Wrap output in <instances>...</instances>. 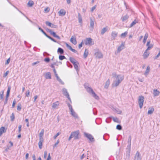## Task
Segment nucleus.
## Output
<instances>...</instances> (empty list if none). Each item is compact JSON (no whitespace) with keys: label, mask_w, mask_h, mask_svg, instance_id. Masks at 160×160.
I'll list each match as a JSON object with an SVG mask.
<instances>
[{"label":"nucleus","mask_w":160,"mask_h":160,"mask_svg":"<svg viewBox=\"0 0 160 160\" xmlns=\"http://www.w3.org/2000/svg\"><path fill=\"white\" fill-rule=\"evenodd\" d=\"M138 22V21L136 19L134 20V21L133 22H132L130 26V27L131 28L133 26H134Z\"/></svg>","instance_id":"c756f323"},{"label":"nucleus","mask_w":160,"mask_h":160,"mask_svg":"<svg viewBox=\"0 0 160 160\" xmlns=\"http://www.w3.org/2000/svg\"><path fill=\"white\" fill-rule=\"evenodd\" d=\"M39 62H40L39 61H37L36 62H34L32 63V65L34 66V65H36V64H37L39 63Z\"/></svg>","instance_id":"052dcab7"},{"label":"nucleus","mask_w":160,"mask_h":160,"mask_svg":"<svg viewBox=\"0 0 160 160\" xmlns=\"http://www.w3.org/2000/svg\"><path fill=\"white\" fill-rule=\"evenodd\" d=\"M34 3L33 1L31 0H30L28 1L27 5L29 7H32V6L33 5Z\"/></svg>","instance_id":"c85d7f7f"},{"label":"nucleus","mask_w":160,"mask_h":160,"mask_svg":"<svg viewBox=\"0 0 160 160\" xmlns=\"http://www.w3.org/2000/svg\"><path fill=\"white\" fill-rule=\"evenodd\" d=\"M148 33H146L144 37V39L147 40L148 37Z\"/></svg>","instance_id":"603ef678"},{"label":"nucleus","mask_w":160,"mask_h":160,"mask_svg":"<svg viewBox=\"0 0 160 160\" xmlns=\"http://www.w3.org/2000/svg\"><path fill=\"white\" fill-rule=\"evenodd\" d=\"M73 64L74 65V68L75 69H76V70L77 71H78V65H79L78 62L77 61V62H75L74 63H73Z\"/></svg>","instance_id":"b1692460"},{"label":"nucleus","mask_w":160,"mask_h":160,"mask_svg":"<svg viewBox=\"0 0 160 160\" xmlns=\"http://www.w3.org/2000/svg\"><path fill=\"white\" fill-rule=\"evenodd\" d=\"M8 97H6V98H5L4 102V105L6 104L7 103L8 100Z\"/></svg>","instance_id":"680f3d73"},{"label":"nucleus","mask_w":160,"mask_h":160,"mask_svg":"<svg viewBox=\"0 0 160 160\" xmlns=\"http://www.w3.org/2000/svg\"><path fill=\"white\" fill-rule=\"evenodd\" d=\"M56 77L57 78V80L58 81L62 84L63 85L64 84V82L62 81V80L60 78L58 75L56 76Z\"/></svg>","instance_id":"7c9ffc66"},{"label":"nucleus","mask_w":160,"mask_h":160,"mask_svg":"<svg viewBox=\"0 0 160 160\" xmlns=\"http://www.w3.org/2000/svg\"><path fill=\"white\" fill-rule=\"evenodd\" d=\"M69 60L70 62L73 64L77 62L74 58L72 57H70Z\"/></svg>","instance_id":"f704fd0d"},{"label":"nucleus","mask_w":160,"mask_h":160,"mask_svg":"<svg viewBox=\"0 0 160 160\" xmlns=\"http://www.w3.org/2000/svg\"><path fill=\"white\" fill-rule=\"evenodd\" d=\"M141 154L138 151H137L134 157V160H141Z\"/></svg>","instance_id":"9b49d317"},{"label":"nucleus","mask_w":160,"mask_h":160,"mask_svg":"<svg viewBox=\"0 0 160 160\" xmlns=\"http://www.w3.org/2000/svg\"><path fill=\"white\" fill-rule=\"evenodd\" d=\"M147 49L145 51L143 54V58L144 59L147 58L148 56L150 53L148 51Z\"/></svg>","instance_id":"6ab92c4d"},{"label":"nucleus","mask_w":160,"mask_h":160,"mask_svg":"<svg viewBox=\"0 0 160 160\" xmlns=\"http://www.w3.org/2000/svg\"><path fill=\"white\" fill-rule=\"evenodd\" d=\"M85 44L86 45H91L94 44V42H92L91 38H87L86 40Z\"/></svg>","instance_id":"6e6552de"},{"label":"nucleus","mask_w":160,"mask_h":160,"mask_svg":"<svg viewBox=\"0 0 160 160\" xmlns=\"http://www.w3.org/2000/svg\"><path fill=\"white\" fill-rule=\"evenodd\" d=\"M45 78L46 79L51 78V74L50 72H47L45 75Z\"/></svg>","instance_id":"5701e85b"},{"label":"nucleus","mask_w":160,"mask_h":160,"mask_svg":"<svg viewBox=\"0 0 160 160\" xmlns=\"http://www.w3.org/2000/svg\"><path fill=\"white\" fill-rule=\"evenodd\" d=\"M108 27L106 26L103 28L101 32V34L102 35H103L108 30Z\"/></svg>","instance_id":"4be33fe9"},{"label":"nucleus","mask_w":160,"mask_h":160,"mask_svg":"<svg viewBox=\"0 0 160 160\" xmlns=\"http://www.w3.org/2000/svg\"><path fill=\"white\" fill-rule=\"evenodd\" d=\"M62 92L63 95L67 98L70 101L71 103H72L71 99L70 97L69 93L68 92L67 89L65 88H63L62 89Z\"/></svg>","instance_id":"39448f33"},{"label":"nucleus","mask_w":160,"mask_h":160,"mask_svg":"<svg viewBox=\"0 0 160 160\" xmlns=\"http://www.w3.org/2000/svg\"><path fill=\"white\" fill-rule=\"evenodd\" d=\"M50 27L53 28H56L57 27V26L53 24H52Z\"/></svg>","instance_id":"bf43d9fd"},{"label":"nucleus","mask_w":160,"mask_h":160,"mask_svg":"<svg viewBox=\"0 0 160 160\" xmlns=\"http://www.w3.org/2000/svg\"><path fill=\"white\" fill-rule=\"evenodd\" d=\"M71 134L73 138H74V139H77L79 138L78 136L79 132L78 130L72 132Z\"/></svg>","instance_id":"0eeeda50"},{"label":"nucleus","mask_w":160,"mask_h":160,"mask_svg":"<svg viewBox=\"0 0 160 160\" xmlns=\"http://www.w3.org/2000/svg\"><path fill=\"white\" fill-rule=\"evenodd\" d=\"M85 155L84 154H83L80 157V159L82 160L84 157H85Z\"/></svg>","instance_id":"774afa93"},{"label":"nucleus","mask_w":160,"mask_h":160,"mask_svg":"<svg viewBox=\"0 0 160 160\" xmlns=\"http://www.w3.org/2000/svg\"><path fill=\"white\" fill-rule=\"evenodd\" d=\"M44 130L43 129H42L39 134V139H43V136L44 134Z\"/></svg>","instance_id":"aec40b11"},{"label":"nucleus","mask_w":160,"mask_h":160,"mask_svg":"<svg viewBox=\"0 0 160 160\" xmlns=\"http://www.w3.org/2000/svg\"><path fill=\"white\" fill-rule=\"evenodd\" d=\"M59 102L58 101H56L53 103L52 105V108L54 109H56L59 106Z\"/></svg>","instance_id":"4468645a"},{"label":"nucleus","mask_w":160,"mask_h":160,"mask_svg":"<svg viewBox=\"0 0 160 160\" xmlns=\"http://www.w3.org/2000/svg\"><path fill=\"white\" fill-rule=\"evenodd\" d=\"M47 155V152L46 151H45L44 152V157L45 158H46Z\"/></svg>","instance_id":"4d7b16f0"},{"label":"nucleus","mask_w":160,"mask_h":160,"mask_svg":"<svg viewBox=\"0 0 160 160\" xmlns=\"http://www.w3.org/2000/svg\"><path fill=\"white\" fill-rule=\"evenodd\" d=\"M84 87L87 92L91 94L96 99L98 100L99 99V97L95 93L93 89L90 87H89L86 85H85Z\"/></svg>","instance_id":"f257e3e1"},{"label":"nucleus","mask_w":160,"mask_h":160,"mask_svg":"<svg viewBox=\"0 0 160 160\" xmlns=\"http://www.w3.org/2000/svg\"><path fill=\"white\" fill-rule=\"evenodd\" d=\"M22 108V106L20 103L18 104L17 107V110L20 111L21 110Z\"/></svg>","instance_id":"a19ab883"},{"label":"nucleus","mask_w":160,"mask_h":160,"mask_svg":"<svg viewBox=\"0 0 160 160\" xmlns=\"http://www.w3.org/2000/svg\"><path fill=\"white\" fill-rule=\"evenodd\" d=\"M48 38H49V39L51 40L52 41H53V42H57V41L55 40L53 38H52L51 37H50V36Z\"/></svg>","instance_id":"864d4df0"},{"label":"nucleus","mask_w":160,"mask_h":160,"mask_svg":"<svg viewBox=\"0 0 160 160\" xmlns=\"http://www.w3.org/2000/svg\"><path fill=\"white\" fill-rule=\"evenodd\" d=\"M10 119H11V121H13L14 120L15 117H14V114L13 113H12V114L10 116Z\"/></svg>","instance_id":"ea45409f"},{"label":"nucleus","mask_w":160,"mask_h":160,"mask_svg":"<svg viewBox=\"0 0 160 160\" xmlns=\"http://www.w3.org/2000/svg\"><path fill=\"white\" fill-rule=\"evenodd\" d=\"M59 15L60 16H64L66 13V12L65 10L63 9H61L58 12Z\"/></svg>","instance_id":"dca6fc26"},{"label":"nucleus","mask_w":160,"mask_h":160,"mask_svg":"<svg viewBox=\"0 0 160 160\" xmlns=\"http://www.w3.org/2000/svg\"><path fill=\"white\" fill-rule=\"evenodd\" d=\"M57 52L60 54H62L64 53L63 50L61 48H59L58 49Z\"/></svg>","instance_id":"473e14b6"},{"label":"nucleus","mask_w":160,"mask_h":160,"mask_svg":"<svg viewBox=\"0 0 160 160\" xmlns=\"http://www.w3.org/2000/svg\"><path fill=\"white\" fill-rule=\"evenodd\" d=\"M154 111V108L153 107H151L149 108V110L148 111V114H152Z\"/></svg>","instance_id":"a878e982"},{"label":"nucleus","mask_w":160,"mask_h":160,"mask_svg":"<svg viewBox=\"0 0 160 160\" xmlns=\"http://www.w3.org/2000/svg\"><path fill=\"white\" fill-rule=\"evenodd\" d=\"M128 16L127 15L124 16L122 18V21H125L128 19Z\"/></svg>","instance_id":"c9c22d12"},{"label":"nucleus","mask_w":160,"mask_h":160,"mask_svg":"<svg viewBox=\"0 0 160 160\" xmlns=\"http://www.w3.org/2000/svg\"><path fill=\"white\" fill-rule=\"evenodd\" d=\"M90 27L93 28L94 27V22H95V20L94 19H93L91 18H90Z\"/></svg>","instance_id":"f3484780"},{"label":"nucleus","mask_w":160,"mask_h":160,"mask_svg":"<svg viewBox=\"0 0 160 160\" xmlns=\"http://www.w3.org/2000/svg\"><path fill=\"white\" fill-rule=\"evenodd\" d=\"M67 105L70 111V114L75 118H78V116L73 109L72 105L68 103H67Z\"/></svg>","instance_id":"7ed1b4c3"},{"label":"nucleus","mask_w":160,"mask_h":160,"mask_svg":"<svg viewBox=\"0 0 160 160\" xmlns=\"http://www.w3.org/2000/svg\"><path fill=\"white\" fill-rule=\"evenodd\" d=\"M59 58L60 60H62L66 58L64 56L60 55L59 56Z\"/></svg>","instance_id":"79ce46f5"},{"label":"nucleus","mask_w":160,"mask_h":160,"mask_svg":"<svg viewBox=\"0 0 160 160\" xmlns=\"http://www.w3.org/2000/svg\"><path fill=\"white\" fill-rule=\"evenodd\" d=\"M46 24L49 27H51L52 23L48 21H46Z\"/></svg>","instance_id":"de8ad7c7"},{"label":"nucleus","mask_w":160,"mask_h":160,"mask_svg":"<svg viewBox=\"0 0 160 160\" xmlns=\"http://www.w3.org/2000/svg\"><path fill=\"white\" fill-rule=\"evenodd\" d=\"M44 61L47 62H49L50 61V59L49 58H46L44 59Z\"/></svg>","instance_id":"3c124183"},{"label":"nucleus","mask_w":160,"mask_h":160,"mask_svg":"<svg viewBox=\"0 0 160 160\" xmlns=\"http://www.w3.org/2000/svg\"><path fill=\"white\" fill-rule=\"evenodd\" d=\"M96 6L95 5L93 7H92L91 9V11L92 12H93V11L94 10V9L96 8Z\"/></svg>","instance_id":"13d9d810"},{"label":"nucleus","mask_w":160,"mask_h":160,"mask_svg":"<svg viewBox=\"0 0 160 160\" xmlns=\"http://www.w3.org/2000/svg\"><path fill=\"white\" fill-rule=\"evenodd\" d=\"M118 35V32H115V31H113L111 33V36L113 40H114L116 38V37H117Z\"/></svg>","instance_id":"a211bd4d"},{"label":"nucleus","mask_w":160,"mask_h":160,"mask_svg":"<svg viewBox=\"0 0 160 160\" xmlns=\"http://www.w3.org/2000/svg\"><path fill=\"white\" fill-rule=\"evenodd\" d=\"M110 84V80L109 79H108L106 81L105 83L104 87L105 88H108V86Z\"/></svg>","instance_id":"2f4dec72"},{"label":"nucleus","mask_w":160,"mask_h":160,"mask_svg":"<svg viewBox=\"0 0 160 160\" xmlns=\"http://www.w3.org/2000/svg\"><path fill=\"white\" fill-rule=\"evenodd\" d=\"M6 130H5V128L3 127H2L0 128V136H1L2 133L5 132Z\"/></svg>","instance_id":"bb28decb"},{"label":"nucleus","mask_w":160,"mask_h":160,"mask_svg":"<svg viewBox=\"0 0 160 160\" xmlns=\"http://www.w3.org/2000/svg\"><path fill=\"white\" fill-rule=\"evenodd\" d=\"M9 72V71H7L6 72L4 73V74L3 75V77H6L7 75L8 74V73Z\"/></svg>","instance_id":"338daca9"},{"label":"nucleus","mask_w":160,"mask_h":160,"mask_svg":"<svg viewBox=\"0 0 160 160\" xmlns=\"http://www.w3.org/2000/svg\"><path fill=\"white\" fill-rule=\"evenodd\" d=\"M160 94V92L157 89H154L153 90V94L154 97L158 96Z\"/></svg>","instance_id":"412c9836"},{"label":"nucleus","mask_w":160,"mask_h":160,"mask_svg":"<svg viewBox=\"0 0 160 160\" xmlns=\"http://www.w3.org/2000/svg\"><path fill=\"white\" fill-rule=\"evenodd\" d=\"M61 134V132H58L57 134L55 135L54 137V139H55L58 136H59L60 134Z\"/></svg>","instance_id":"8fccbe9b"},{"label":"nucleus","mask_w":160,"mask_h":160,"mask_svg":"<svg viewBox=\"0 0 160 160\" xmlns=\"http://www.w3.org/2000/svg\"><path fill=\"white\" fill-rule=\"evenodd\" d=\"M144 100V98L143 96H140L139 97L138 102L140 108H142V107Z\"/></svg>","instance_id":"20e7f679"},{"label":"nucleus","mask_w":160,"mask_h":160,"mask_svg":"<svg viewBox=\"0 0 160 160\" xmlns=\"http://www.w3.org/2000/svg\"><path fill=\"white\" fill-rule=\"evenodd\" d=\"M123 79V77L120 75H118L117 76L116 80L115 81V83L112 84L113 86L117 87L118 86L119 84L122 81Z\"/></svg>","instance_id":"f03ea898"},{"label":"nucleus","mask_w":160,"mask_h":160,"mask_svg":"<svg viewBox=\"0 0 160 160\" xmlns=\"http://www.w3.org/2000/svg\"><path fill=\"white\" fill-rule=\"evenodd\" d=\"M131 136H129L128 139V144H131Z\"/></svg>","instance_id":"c03bdc74"},{"label":"nucleus","mask_w":160,"mask_h":160,"mask_svg":"<svg viewBox=\"0 0 160 160\" xmlns=\"http://www.w3.org/2000/svg\"><path fill=\"white\" fill-rule=\"evenodd\" d=\"M66 46L70 50L72 49V47L67 43H66Z\"/></svg>","instance_id":"e2e57ef3"},{"label":"nucleus","mask_w":160,"mask_h":160,"mask_svg":"<svg viewBox=\"0 0 160 160\" xmlns=\"http://www.w3.org/2000/svg\"><path fill=\"white\" fill-rule=\"evenodd\" d=\"M47 31L49 32L51 35H52L54 37L57 38L58 39H60V37L56 34L55 32H53L50 29H48Z\"/></svg>","instance_id":"9d476101"},{"label":"nucleus","mask_w":160,"mask_h":160,"mask_svg":"<svg viewBox=\"0 0 160 160\" xmlns=\"http://www.w3.org/2000/svg\"><path fill=\"white\" fill-rule=\"evenodd\" d=\"M113 120L115 122H117L118 119L117 118L112 117Z\"/></svg>","instance_id":"6e6d98bb"},{"label":"nucleus","mask_w":160,"mask_h":160,"mask_svg":"<svg viewBox=\"0 0 160 160\" xmlns=\"http://www.w3.org/2000/svg\"><path fill=\"white\" fill-rule=\"evenodd\" d=\"M15 103H16V101L14 100L13 101V103H12V108H13L14 107Z\"/></svg>","instance_id":"0e129e2a"},{"label":"nucleus","mask_w":160,"mask_h":160,"mask_svg":"<svg viewBox=\"0 0 160 160\" xmlns=\"http://www.w3.org/2000/svg\"><path fill=\"white\" fill-rule=\"evenodd\" d=\"M150 41H148L147 42L146 46L148 47L147 48V50H148L151 49L153 46V45L150 44Z\"/></svg>","instance_id":"2eb2a0df"},{"label":"nucleus","mask_w":160,"mask_h":160,"mask_svg":"<svg viewBox=\"0 0 160 160\" xmlns=\"http://www.w3.org/2000/svg\"><path fill=\"white\" fill-rule=\"evenodd\" d=\"M160 55V51H159V53L158 54V55L155 57V59H157L158 58Z\"/></svg>","instance_id":"69168bd1"},{"label":"nucleus","mask_w":160,"mask_h":160,"mask_svg":"<svg viewBox=\"0 0 160 160\" xmlns=\"http://www.w3.org/2000/svg\"><path fill=\"white\" fill-rule=\"evenodd\" d=\"M3 93H4V92L3 91L1 92L0 93V98L1 99H3Z\"/></svg>","instance_id":"37998d69"},{"label":"nucleus","mask_w":160,"mask_h":160,"mask_svg":"<svg viewBox=\"0 0 160 160\" xmlns=\"http://www.w3.org/2000/svg\"><path fill=\"white\" fill-rule=\"evenodd\" d=\"M124 48V44L123 43H122L121 45L118 47L117 49V52H120Z\"/></svg>","instance_id":"ddd939ff"},{"label":"nucleus","mask_w":160,"mask_h":160,"mask_svg":"<svg viewBox=\"0 0 160 160\" xmlns=\"http://www.w3.org/2000/svg\"><path fill=\"white\" fill-rule=\"evenodd\" d=\"M39 141L38 142V146L39 148L40 149L42 148V142L43 141V139H39Z\"/></svg>","instance_id":"393cba45"},{"label":"nucleus","mask_w":160,"mask_h":160,"mask_svg":"<svg viewBox=\"0 0 160 160\" xmlns=\"http://www.w3.org/2000/svg\"><path fill=\"white\" fill-rule=\"evenodd\" d=\"M26 96L27 97H28L30 94V92L29 90H28L27 92L25 93Z\"/></svg>","instance_id":"5fc2aeb1"},{"label":"nucleus","mask_w":160,"mask_h":160,"mask_svg":"<svg viewBox=\"0 0 160 160\" xmlns=\"http://www.w3.org/2000/svg\"><path fill=\"white\" fill-rule=\"evenodd\" d=\"M88 54V50L87 49H85L84 53V57L86 58Z\"/></svg>","instance_id":"cd10ccee"},{"label":"nucleus","mask_w":160,"mask_h":160,"mask_svg":"<svg viewBox=\"0 0 160 160\" xmlns=\"http://www.w3.org/2000/svg\"><path fill=\"white\" fill-rule=\"evenodd\" d=\"M84 135L85 137L88 139L90 141L92 142H93L94 141V139L93 137L91 134L85 133Z\"/></svg>","instance_id":"1a4fd4ad"},{"label":"nucleus","mask_w":160,"mask_h":160,"mask_svg":"<svg viewBox=\"0 0 160 160\" xmlns=\"http://www.w3.org/2000/svg\"><path fill=\"white\" fill-rule=\"evenodd\" d=\"M96 52L95 53V55L96 58H103V55L101 52L98 49L96 50Z\"/></svg>","instance_id":"423d86ee"},{"label":"nucleus","mask_w":160,"mask_h":160,"mask_svg":"<svg viewBox=\"0 0 160 160\" xmlns=\"http://www.w3.org/2000/svg\"><path fill=\"white\" fill-rule=\"evenodd\" d=\"M10 58H8L6 62H5V64L6 65H8V64L10 62Z\"/></svg>","instance_id":"09e8293b"},{"label":"nucleus","mask_w":160,"mask_h":160,"mask_svg":"<svg viewBox=\"0 0 160 160\" xmlns=\"http://www.w3.org/2000/svg\"><path fill=\"white\" fill-rule=\"evenodd\" d=\"M70 42L74 45H75L77 43L75 36H72L70 40Z\"/></svg>","instance_id":"f8f14e48"},{"label":"nucleus","mask_w":160,"mask_h":160,"mask_svg":"<svg viewBox=\"0 0 160 160\" xmlns=\"http://www.w3.org/2000/svg\"><path fill=\"white\" fill-rule=\"evenodd\" d=\"M38 29L41 31L43 33H44L45 32L39 26H38Z\"/></svg>","instance_id":"49530a36"},{"label":"nucleus","mask_w":160,"mask_h":160,"mask_svg":"<svg viewBox=\"0 0 160 160\" xmlns=\"http://www.w3.org/2000/svg\"><path fill=\"white\" fill-rule=\"evenodd\" d=\"M11 89V87H8V90L7 92V94L6 95V97H8L9 94L10 93V91Z\"/></svg>","instance_id":"4c0bfd02"},{"label":"nucleus","mask_w":160,"mask_h":160,"mask_svg":"<svg viewBox=\"0 0 160 160\" xmlns=\"http://www.w3.org/2000/svg\"><path fill=\"white\" fill-rule=\"evenodd\" d=\"M149 69H150V67H149V66H148L147 67V68L146 70V71L144 73V74L145 75L147 74L148 73V72H149Z\"/></svg>","instance_id":"58836bf2"},{"label":"nucleus","mask_w":160,"mask_h":160,"mask_svg":"<svg viewBox=\"0 0 160 160\" xmlns=\"http://www.w3.org/2000/svg\"><path fill=\"white\" fill-rule=\"evenodd\" d=\"M78 19L79 22V23H82V17L79 13H78Z\"/></svg>","instance_id":"72a5a7b5"},{"label":"nucleus","mask_w":160,"mask_h":160,"mask_svg":"<svg viewBox=\"0 0 160 160\" xmlns=\"http://www.w3.org/2000/svg\"><path fill=\"white\" fill-rule=\"evenodd\" d=\"M128 32L127 31L125 32L124 33H122L121 35V38H125Z\"/></svg>","instance_id":"e433bc0d"},{"label":"nucleus","mask_w":160,"mask_h":160,"mask_svg":"<svg viewBox=\"0 0 160 160\" xmlns=\"http://www.w3.org/2000/svg\"><path fill=\"white\" fill-rule=\"evenodd\" d=\"M116 128L118 130H121L122 129V127L120 125H118L117 126Z\"/></svg>","instance_id":"a18cd8bd"}]
</instances>
